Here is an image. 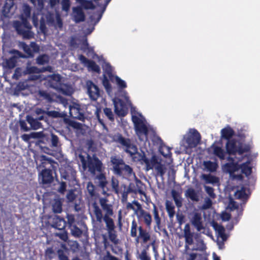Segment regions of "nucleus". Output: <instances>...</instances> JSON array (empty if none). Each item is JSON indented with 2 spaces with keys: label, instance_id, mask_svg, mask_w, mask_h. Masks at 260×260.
I'll use <instances>...</instances> for the list:
<instances>
[{
  "label": "nucleus",
  "instance_id": "680f3d73",
  "mask_svg": "<svg viewBox=\"0 0 260 260\" xmlns=\"http://www.w3.org/2000/svg\"><path fill=\"white\" fill-rule=\"evenodd\" d=\"M116 81L118 87L121 89H123L126 87L127 85L125 82L120 79L119 77H115Z\"/></svg>",
  "mask_w": 260,
  "mask_h": 260
},
{
  "label": "nucleus",
  "instance_id": "7c9ffc66",
  "mask_svg": "<svg viewBox=\"0 0 260 260\" xmlns=\"http://www.w3.org/2000/svg\"><path fill=\"white\" fill-rule=\"evenodd\" d=\"M166 211L168 213L169 217L173 218L175 214V206L173 203L170 201L167 200L165 203Z\"/></svg>",
  "mask_w": 260,
  "mask_h": 260
},
{
  "label": "nucleus",
  "instance_id": "c9c22d12",
  "mask_svg": "<svg viewBox=\"0 0 260 260\" xmlns=\"http://www.w3.org/2000/svg\"><path fill=\"white\" fill-rule=\"evenodd\" d=\"M79 3L81 6L85 10H93L95 8V5L91 1L79 0Z\"/></svg>",
  "mask_w": 260,
  "mask_h": 260
},
{
  "label": "nucleus",
  "instance_id": "72a5a7b5",
  "mask_svg": "<svg viewBox=\"0 0 260 260\" xmlns=\"http://www.w3.org/2000/svg\"><path fill=\"white\" fill-rule=\"evenodd\" d=\"M49 56L46 54L39 55L36 58V63L39 65H44L49 63Z\"/></svg>",
  "mask_w": 260,
  "mask_h": 260
},
{
  "label": "nucleus",
  "instance_id": "9d476101",
  "mask_svg": "<svg viewBox=\"0 0 260 260\" xmlns=\"http://www.w3.org/2000/svg\"><path fill=\"white\" fill-rule=\"evenodd\" d=\"M201 136L196 129H190L185 139V142L189 148L196 147L200 143Z\"/></svg>",
  "mask_w": 260,
  "mask_h": 260
},
{
  "label": "nucleus",
  "instance_id": "1a4fd4ad",
  "mask_svg": "<svg viewBox=\"0 0 260 260\" xmlns=\"http://www.w3.org/2000/svg\"><path fill=\"white\" fill-rule=\"evenodd\" d=\"M133 204L137 207V210H139V212L137 213V215L138 218L139 219H142L146 228L150 229L152 221V216L150 213L144 210L141 205L137 201L134 200Z\"/></svg>",
  "mask_w": 260,
  "mask_h": 260
},
{
  "label": "nucleus",
  "instance_id": "39448f33",
  "mask_svg": "<svg viewBox=\"0 0 260 260\" xmlns=\"http://www.w3.org/2000/svg\"><path fill=\"white\" fill-rule=\"evenodd\" d=\"M225 149L226 153L230 155H235L236 154L242 155L245 152H248L250 150L249 145L244 144L235 139H232L226 142Z\"/></svg>",
  "mask_w": 260,
  "mask_h": 260
},
{
  "label": "nucleus",
  "instance_id": "bb28decb",
  "mask_svg": "<svg viewBox=\"0 0 260 260\" xmlns=\"http://www.w3.org/2000/svg\"><path fill=\"white\" fill-rule=\"evenodd\" d=\"M171 195L175 202L176 206L178 208H180L182 206V198L181 194L175 189L171 191Z\"/></svg>",
  "mask_w": 260,
  "mask_h": 260
},
{
  "label": "nucleus",
  "instance_id": "8fccbe9b",
  "mask_svg": "<svg viewBox=\"0 0 260 260\" xmlns=\"http://www.w3.org/2000/svg\"><path fill=\"white\" fill-rule=\"evenodd\" d=\"M77 195L75 194V189H71L69 190L66 195V198L69 202H73L76 198Z\"/></svg>",
  "mask_w": 260,
  "mask_h": 260
},
{
  "label": "nucleus",
  "instance_id": "6ab92c4d",
  "mask_svg": "<svg viewBox=\"0 0 260 260\" xmlns=\"http://www.w3.org/2000/svg\"><path fill=\"white\" fill-rule=\"evenodd\" d=\"M234 131L229 125H228L221 130V137L222 139H225L227 141L233 139L232 137L234 136Z\"/></svg>",
  "mask_w": 260,
  "mask_h": 260
},
{
  "label": "nucleus",
  "instance_id": "e2e57ef3",
  "mask_svg": "<svg viewBox=\"0 0 260 260\" xmlns=\"http://www.w3.org/2000/svg\"><path fill=\"white\" fill-rule=\"evenodd\" d=\"M61 6L62 10L68 12L71 6L70 0H62Z\"/></svg>",
  "mask_w": 260,
  "mask_h": 260
},
{
  "label": "nucleus",
  "instance_id": "49530a36",
  "mask_svg": "<svg viewBox=\"0 0 260 260\" xmlns=\"http://www.w3.org/2000/svg\"><path fill=\"white\" fill-rule=\"evenodd\" d=\"M142 154L138 152V150L135 153H134L132 155H129L131 157H132L133 159L135 161H141V163L144 162V158H143V156H146L145 153L142 152Z\"/></svg>",
  "mask_w": 260,
  "mask_h": 260
},
{
  "label": "nucleus",
  "instance_id": "58836bf2",
  "mask_svg": "<svg viewBox=\"0 0 260 260\" xmlns=\"http://www.w3.org/2000/svg\"><path fill=\"white\" fill-rule=\"evenodd\" d=\"M71 233L73 236L75 238H80L83 234V231L79 228L76 225L71 226L70 228Z\"/></svg>",
  "mask_w": 260,
  "mask_h": 260
},
{
  "label": "nucleus",
  "instance_id": "0e129e2a",
  "mask_svg": "<svg viewBox=\"0 0 260 260\" xmlns=\"http://www.w3.org/2000/svg\"><path fill=\"white\" fill-rule=\"evenodd\" d=\"M205 191L212 198L214 199L216 197V194L214 192V189L213 187L205 186Z\"/></svg>",
  "mask_w": 260,
  "mask_h": 260
},
{
  "label": "nucleus",
  "instance_id": "338daca9",
  "mask_svg": "<svg viewBox=\"0 0 260 260\" xmlns=\"http://www.w3.org/2000/svg\"><path fill=\"white\" fill-rule=\"evenodd\" d=\"M139 258L141 260H151L150 257L147 255V252L146 249H143L141 251Z\"/></svg>",
  "mask_w": 260,
  "mask_h": 260
},
{
  "label": "nucleus",
  "instance_id": "864d4df0",
  "mask_svg": "<svg viewBox=\"0 0 260 260\" xmlns=\"http://www.w3.org/2000/svg\"><path fill=\"white\" fill-rule=\"evenodd\" d=\"M71 250L76 252L79 249V244L76 241H70L68 243Z\"/></svg>",
  "mask_w": 260,
  "mask_h": 260
},
{
  "label": "nucleus",
  "instance_id": "5fc2aeb1",
  "mask_svg": "<svg viewBox=\"0 0 260 260\" xmlns=\"http://www.w3.org/2000/svg\"><path fill=\"white\" fill-rule=\"evenodd\" d=\"M102 83L107 90H110L111 89V85L110 83L109 80L105 74L103 75Z\"/></svg>",
  "mask_w": 260,
  "mask_h": 260
},
{
  "label": "nucleus",
  "instance_id": "473e14b6",
  "mask_svg": "<svg viewBox=\"0 0 260 260\" xmlns=\"http://www.w3.org/2000/svg\"><path fill=\"white\" fill-rule=\"evenodd\" d=\"M14 5V0H6L3 8V13L6 16L10 13L11 9Z\"/></svg>",
  "mask_w": 260,
  "mask_h": 260
},
{
  "label": "nucleus",
  "instance_id": "e433bc0d",
  "mask_svg": "<svg viewBox=\"0 0 260 260\" xmlns=\"http://www.w3.org/2000/svg\"><path fill=\"white\" fill-rule=\"evenodd\" d=\"M202 178L207 183H216L219 181L217 177L211 175V174H203Z\"/></svg>",
  "mask_w": 260,
  "mask_h": 260
},
{
  "label": "nucleus",
  "instance_id": "dca6fc26",
  "mask_svg": "<svg viewBox=\"0 0 260 260\" xmlns=\"http://www.w3.org/2000/svg\"><path fill=\"white\" fill-rule=\"evenodd\" d=\"M191 224L196 228L198 231L200 232L204 229L201 214L195 213L191 219Z\"/></svg>",
  "mask_w": 260,
  "mask_h": 260
},
{
  "label": "nucleus",
  "instance_id": "5701e85b",
  "mask_svg": "<svg viewBox=\"0 0 260 260\" xmlns=\"http://www.w3.org/2000/svg\"><path fill=\"white\" fill-rule=\"evenodd\" d=\"M26 121L30 125V129H38L41 127L42 124L38 121L37 118H34L30 115H27L26 116Z\"/></svg>",
  "mask_w": 260,
  "mask_h": 260
},
{
  "label": "nucleus",
  "instance_id": "a18cd8bd",
  "mask_svg": "<svg viewBox=\"0 0 260 260\" xmlns=\"http://www.w3.org/2000/svg\"><path fill=\"white\" fill-rule=\"evenodd\" d=\"M38 94L42 100H45L49 102H51L53 101L51 95L47 91L39 90Z\"/></svg>",
  "mask_w": 260,
  "mask_h": 260
},
{
  "label": "nucleus",
  "instance_id": "9b49d317",
  "mask_svg": "<svg viewBox=\"0 0 260 260\" xmlns=\"http://www.w3.org/2000/svg\"><path fill=\"white\" fill-rule=\"evenodd\" d=\"M76 173V170L73 168L68 167L60 171V177L61 179L68 181L70 185L71 184L75 185L77 182Z\"/></svg>",
  "mask_w": 260,
  "mask_h": 260
},
{
  "label": "nucleus",
  "instance_id": "412c9836",
  "mask_svg": "<svg viewBox=\"0 0 260 260\" xmlns=\"http://www.w3.org/2000/svg\"><path fill=\"white\" fill-rule=\"evenodd\" d=\"M135 128L137 134L139 136H140L141 135H144L146 138H147L148 135V129L147 126L143 121L136 125L135 126Z\"/></svg>",
  "mask_w": 260,
  "mask_h": 260
},
{
  "label": "nucleus",
  "instance_id": "7ed1b4c3",
  "mask_svg": "<svg viewBox=\"0 0 260 260\" xmlns=\"http://www.w3.org/2000/svg\"><path fill=\"white\" fill-rule=\"evenodd\" d=\"M110 164L112 166L113 173L119 176L131 177L135 175L132 167L125 164L124 160L118 155H113L110 157Z\"/></svg>",
  "mask_w": 260,
  "mask_h": 260
},
{
  "label": "nucleus",
  "instance_id": "69168bd1",
  "mask_svg": "<svg viewBox=\"0 0 260 260\" xmlns=\"http://www.w3.org/2000/svg\"><path fill=\"white\" fill-rule=\"evenodd\" d=\"M57 254L59 260H69L63 250L61 249H58L57 250Z\"/></svg>",
  "mask_w": 260,
  "mask_h": 260
},
{
  "label": "nucleus",
  "instance_id": "f8f14e48",
  "mask_svg": "<svg viewBox=\"0 0 260 260\" xmlns=\"http://www.w3.org/2000/svg\"><path fill=\"white\" fill-rule=\"evenodd\" d=\"M108 237L110 241L114 245H117L119 240L117 238V232L115 230L116 226L114 221L105 223Z\"/></svg>",
  "mask_w": 260,
  "mask_h": 260
},
{
  "label": "nucleus",
  "instance_id": "cd10ccee",
  "mask_svg": "<svg viewBox=\"0 0 260 260\" xmlns=\"http://www.w3.org/2000/svg\"><path fill=\"white\" fill-rule=\"evenodd\" d=\"M185 196L192 201L198 202L199 201L198 193L192 188H189L185 191Z\"/></svg>",
  "mask_w": 260,
  "mask_h": 260
},
{
  "label": "nucleus",
  "instance_id": "20e7f679",
  "mask_svg": "<svg viewBox=\"0 0 260 260\" xmlns=\"http://www.w3.org/2000/svg\"><path fill=\"white\" fill-rule=\"evenodd\" d=\"M130 235L133 238H136V241L137 243L141 241L142 243L145 244L151 239L150 233L142 226H138L135 219H133L132 222Z\"/></svg>",
  "mask_w": 260,
  "mask_h": 260
},
{
  "label": "nucleus",
  "instance_id": "c756f323",
  "mask_svg": "<svg viewBox=\"0 0 260 260\" xmlns=\"http://www.w3.org/2000/svg\"><path fill=\"white\" fill-rule=\"evenodd\" d=\"M212 147L213 150V154L215 156L221 160L225 159V154L226 152L221 147L214 145L212 146Z\"/></svg>",
  "mask_w": 260,
  "mask_h": 260
},
{
  "label": "nucleus",
  "instance_id": "13d9d810",
  "mask_svg": "<svg viewBox=\"0 0 260 260\" xmlns=\"http://www.w3.org/2000/svg\"><path fill=\"white\" fill-rule=\"evenodd\" d=\"M46 115H47V117H50L52 118H58L62 117L61 114L56 111H47Z\"/></svg>",
  "mask_w": 260,
  "mask_h": 260
},
{
  "label": "nucleus",
  "instance_id": "6e6d98bb",
  "mask_svg": "<svg viewBox=\"0 0 260 260\" xmlns=\"http://www.w3.org/2000/svg\"><path fill=\"white\" fill-rule=\"evenodd\" d=\"M56 236L59 238L63 241H67L68 239V235L67 232L64 230L60 231L59 233L56 234Z\"/></svg>",
  "mask_w": 260,
  "mask_h": 260
},
{
  "label": "nucleus",
  "instance_id": "f3484780",
  "mask_svg": "<svg viewBox=\"0 0 260 260\" xmlns=\"http://www.w3.org/2000/svg\"><path fill=\"white\" fill-rule=\"evenodd\" d=\"M144 158V163L145 164L146 170L149 171L150 170L155 168V166L159 163L157 157L156 155H153L149 159L146 157V156H143Z\"/></svg>",
  "mask_w": 260,
  "mask_h": 260
},
{
  "label": "nucleus",
  "instance_id": "79ce46f5",
  "mask_svg": "<svg viewBox=\"0 0 260 260\" xmlns=\"http://www.w3.org/2000/svg\"><path fill=\"white\" fill-rule=\"evenodd\" d=\"M204 165L205 167L210 172L216 171L217 168V164L211 161H205Z\"/></svg>",
  "mask_w": 260,
  "mask_h": 260
},
{
  "label": "nucleus",
  "instance_id": "2eb2a0df",
  "mask_svg": "<svg viewBox=\"0 0 260 260\" xmlns=\"http://www.w3.org/2000/svg\"><path fill=\"white\" fill-rule=\"evenodd\" d=\"M152 214L153 216L154 221L155 224L154 226V229L156 232V229L161 230V219L159 216L158 209L155 204H153Z\"/></svg>",
  "mask_w": 260,
  "mask_h": 260
},
{
  "label": "nucleus",
  "instance_id": "f704fd0d",
  "mask_svg": "<svg viewBox=\"0 0 260 260\" xmlns=\"http://www.w3.org/2000/svg\"><path fill=\"white\" fill-rule=\"evenodd\" d=\"M86 188L88 193L91 197H96L98 195L96 188L91 182H88Z\"/></svg>",
  "mask_w": 260,
  "mask_h": 260
},
{
  "label": "nucleus",
  "instance_id": "774afa93",
  "mask_svg": "<svg viewBox=\"0 0 260 260\" xmlns=\"http://www.w3.org/2000/svg\"><path fill=\"white\" fill-rule=\"evenodd\" d=\"M103 260H119L118 258L112 255L110 251H107L106 254L103 257Z\"/></svg>",
  "mask_w": 260,
  "mask_h": 260
},
{
  "label": "nucleus",
  "instance_id": "a19ab883",
  "mask_svg": "<svg viewBox=\"0 0 260 260\" xmlns=\"http://www.w3.org/2000/svg\"><path fill=\"white\" fill-rule=\"evenodd\" d=\"M86 66L89 70L94 72L98 74H100L101 73L100 67L93 60H90Z\"/></svg>",
  "mask_w": 260,
  "mask_h": 260
},
{
  "label": "nucleus",
  "instance_id": "bf43d9fd",
  "mask_svg": "<svg viewBox=\"0 0 260 260\" xmlns=\"http://www.w3.org/2000/svg\"><path fill=\"white\" fill-rule=\"evenodd\" d=\"M56 22L54 23L53 25L56 28H58L59 29H61L63 26V22L62 19L59 14H57L56 15Z\"/></svg>",
  "mask_w": 260,
  "mask_h": 260
},
{
  "label": "nucleus",
  "instance_id": "4be33fe9",
  "mask_svg": "<svg viewBox=\"0 0 260 260\" xmlns=\"http://www.w3.org/2000/svg\"><path fill=\"white\" fill-rule=\"evenodd\" d=\"M184 237L186 244H188V245L193 244V233L191 232L189 225L188 224H186L184 228Z\"/></svg>",
  "mask_w": 260,
  "mask_h": 260
},
{
  "label": "nucleus",
  "instance_id": "4c0bfd02",
  "mask_svg": "<svg viewBox=\"0 0 260 260\" xmlns=\"http://www.w3.org/2000/svg\"><path fill=\"white\" fill-rule=\"evenodd\" d=\"M40 133L32 132L30 134H24L21 136L22 139L26 142H28L31 138H39L40 137Z\"/></svg>",
  "mask_w": 260,
  "mask_h": 260
},
{
  "label": "nucleus",
  "instance_id": "f257e3e1",
  "mask_svg": "<svg viewBox=\"0 0 260 260\" xmlns=\"http://www.w3.org/2000/svg\"><path fill=\"white\" fill-rule=\"evenodd\" d=\"M31 8L27 4L23 6L22 13L20 15L21 21L16 20L13 22V26L17 34L22 36L23 39L29 40L34 38V33L31 30L32 26L28 19L30 18Z\"/></svg>",
  "mask_w": 260,
  "mask_h": 260
},
{
  "label": "nucleus",
  "instance_id": "052dcab7",
  "mask_svg": "<svg viewBox=\"0 0 260 260\" xmlns=\"http://www.w3.org/2000/svg\"><path fill=\"white\" fill-rule=\"evenodd\" d=\"M67 190V184L66 182L61 181L59 183V186L57 189V191L61 194H64Z\"/></svg>",
  "mask_w": 260,
  "mask_h": 260
},
{
  "label": "nucleus",
  "instance_id": "09e8293b",
  "mask_svg": "<svg viewBox=\"0 0 260 260\" xmlns=\"http://www.w3.org/2000/svg\"><path fill=\"white\" fill-rule=\"evenodd\" d=\"M82 50L84 52H86L87 54H91L94 52L93 48L89 46V44H88L87 40H85L84 42H83L82 46Z\"/></svg>",
  "mask_w": 260,
  "mask_h": 260
},
{
  "label": "nucleus",
  "instance_id": "37998d69",
  "mask_svg": "<svg viewBox=\"0 0 260 260\" xmlns=\"http://www.w3.org/2000/svg\"><path fill=\"white\" fill-rule=\"evenodd\" d=\"M155 170L156 171L157 175H159L163 177L166 173V168L165 166L162 164L160 161L155 167Z\"/></svg>",
  "mask_w": 260,
  "mask_h": 260
},
{
  "label": "nucleus",
  "instance_id": "393cba45",
  "mask_svg": "<svg viewBox=\"0 0 260 260\" xmlns=\"http://www.w3.org/2000/svg\"><path fill=\"white\" fill-rule=\"evenodd\" d=\"M239 169H241V172L246 176H250L252 173V167L250 166V161L247 160L246 162L239 165Z\"/></svg>",
  "mask_w": 260,
  "mask_h": 260
},
{
  "label": "nucleus",
  "instance_id": "ddd939ff",
  "mask_svg": "<svg viewBox=\"0 0 260 260\" xmlns=\"http://www.w3.org/2000/svg\"><path fill=\"white\" fill-rule=\"evenodd\" d=\"M87 92L90 99L93 101H96L101 96L99 88L91 81L87 82Z\"/></svg>",
  "mask_w": 260,
  "mask_h": 260
},
{
  "label": "nucleus",
  "instance_id": "b1692460",
  "mask_svg": "<svg viewBox=\"0 0 260 260\" xmlns=\"http://www.w3.org/2000/svg\"><path fill=\"white\" fill-rule=\"evenodd\" d=\"M103 210L106 212L104 216L103 220L105 223L108 222L114 221L113 219L110 217L113 214V211L112 206L111 204L108 205L106 207H104Z\"/></svg>",
  "mask_w": 260,
  "mask_h": 260
},
{
  "label": "nucleus",
  "instance_id": "de8ad7c7",
  "mask_svg": "<svg viewBox=\"0 0 260 260\" xmlns=\"http://www.w3.org/2000/svg\"><path fill=\"white\" fill-rule=\"evenodd\" d=\"M21 46L24 52L27 54V57H32L34 56V53L30 47L25 43H22Z\"/></svg>",
  "mask_w": 260,
  "mask_h": 260
},
{
  "label": "nucleus",
  "instance_id": "4468645a",
  "mask_svg": "<svg viewBox=\"0 0 260 260\" xmlns=\"http://www.w3.org/2000/svg\"><path fill=\"white\" fill-rule=\"evenodd\" d=\"M94 180L96 185L102 189L103 193L104 194H106V191L108 189L106 190V189H107V185L108 184V182L105 174L100 172L99 174L95 176Z\"/></svg>",
  "mask_w": 260,
  "mask_h": 260
},
{
  "label": "nucleus",
  "instance_id": "aec40b11",
  "mask_svg": "<svg viewBox=\"0 0 260 260\" xmlns=\"http://www.w3.org/2000/svg\"><path fill=\"white\" fill-rule=\"evenodd\" d=\"M67 222L63 218L57 216L53 219L52 227L58 229L59 231L65 229Z\"/></svg>",
  "mask_w": 260,
  "mask_h": 260
},
{
  "label": "nucleus",
  "instance_id": "c03bdc74",
  "mask_svg": "<svg viewBox=\"0 0 260 260\" xmlns=\"http://www.w3.org/2000/svg\"><path fill=\"white\" fill-rule=\"evenodd\" d=\"M17 63V58L12 56L6 60L5 67L9 69H12L15 67Z\"/></svg>",
  "mask_w": 260,
  "mask_h": 260
},
{
  "label": "nucleus",
  "instance_id": "603ef678",
  "mask_svg": "<svg viewBox=\"0 0 260 260\" xmlns=\"http://www.w3.org/2000/svg\"><path fill=\"white\" fill-rule=\"evenodd\" d=\"M111 186L113 190L116 193L119 192V181L114 177H112L111 179Z\"/></svg>",
  "mask_w": 260,
  "mask_h": 260
},
{
  "label": "nucleus",
  "instance_id": "a878e982",
  "mask_svg": "<svg viewBox=\"0 0 260 260\" xmlns=\"http://www.w3.org/2000/svg\"><path fill=\"white\" fill-rule=\"evenodd\" d=\"M52 210L54 213H60L62 211V201L61 199H55L52 203Z\"/></svg>",
  "mask_w": 260,
  "mask_h": 260
},
{
  "label": "nucleus",
  "instance_id": "c85d7f7f",
  "mask_svg": "<svg viewBox=\"0 0 260 260\" xmlns=\"http://www.w3.org/2000/svg\"><path fill=\"white\" fill-rule=\"evenodd\" d=\"M92 207L93 208V212L95 216L96 221L101 223L104 218L102 210L95 202H94L92 204Z\"/></svg>",
  "mask_w": 260,
  "mask_h": 260
},
{
  "label": "nucleus",
  "instance_id": "6e6552de",
  "mask_svg": "<svg viewBox=\"0 0 260 260\" xmlns=\"http://www.w3.org/2000/svg\"><path fill=\"white\" fill-rule=\"evenodd\" d=\"M114 140L117 143L125 147V152L129 155L135 153L137 150V147L132 144L131 141L129 138H125L122 136L121 134H117L114 136Z\"/></svg>",
  "mask_w": 260,
  "mask_h": 260
},
{
  "label": "nucleus",
  "instance_id": "2f4dec72",
  "mask_svg": "<svg viewBox=\"0 0 260 260\" xmlns=\"http://www.w3.org/2000/svg\"><path fill=\"white\" fill-rule=\"evenodd\" d=\"M225 168L228 172L232 174L239 170V165L237 162H228L225 164Z\"/></svg>",
  "mask_w": 260,
  "mask_h": 260
},
{
  "label": "nucleus",
  "instance_id": "a211bd4d",
  "mask_svg": "<svg viewBox=\"0 0 260 260\" xmlns=\"http://www.w3.org/2000/svg\"><path fill=\"white\" fill-rule=\"evenodd\" d=\"M73 11L74 14V20L76 23L83 22L85 20V16L81 7H74Z\"/></svg>",
  "mask_w": 260,
  "mask_h": 260
},
{
  "label": "nucleus",
  "instance_id": "3c124183",
  "mask_svg": "<svg viewBox=\"0 0 260 260\" xmlns=\"http://www.w3.org/2000/svg\"><path fill=\"white\" fill-rule=\"evenodd\" d=\"M51 145L50 146L52 148L57 147L59 143V138L57 136L54 134L51 135Z\"/></svg>",
  "mask_w": 260,
  "mask_h": 260
},
{
  "label": "nucleus",
  "instance_id": "423d86ee",
  "mask_svg": "<svg viewBox=\"0 0 260 260\" xmlns=\"http://www.w3.org/2000/svg\"><path fill=\"white\" fill-rule=\"evenodd\" d=\"M79 157L83 168L84 169L88 168V171L90 172L91 174L94 175L96 171L99 172H102L103 163L98 157H94L92 158L90 155H88L87 160H86L84 156L82 155H80Z\"/></svg>",
  "mask_w": 260,
  "mask_h": 260
},
{
  "label": "nucleus",
  "instance_id": "4d7b16f0",
  "mask_svg": "<svg viewBox=\"0 0 260 260\" xmlns=\"http://www.w3.org/2000/svg\"><path fill=\"white\" fill-rule=\"evenodd\" d=\"M104 112L105 115L111 121H113L114 120V116L110 108H105L104 109Z\"/></svg>",
  "mask_w": 260,
  "mask_h": 260
},
{
  "label": "nucleus",
  "instance_id": "ea45409f",
  "mask_svg": "<svg viewBox=\"0 0 260 260\" xmlns=\"http://www.w3.org/2000/svg\"><path fill=\"white\" fill-rule=\"evenodd\" d=\"M212 226L214 230L218 232L219 235L223 239L224 237H225V229L224 227L221 225L218 224L216 222H213Z\"/></svg>",
  "mask_w": 260,
  "mask_h": 260
},
{
  "label": "nucleus",
  "instance_id": "0eeeda50",
  "mask_svg": "<svg viewBox=\"0 0 260 260\" xmlns=\"http://www.w3.org/2000/svg\"><path fill=\"white\" fill-rule=\"evenodd\" d=\"M114 140L117 143L125 147V152L129 155L135 153L137 150V147L132 144L131 141L129 138H125L122 136L121 134H117L114 136Z\"/></svg>",
  "mask_w": 260,
  "mask_h": 260
},
{
  "label": "nucleus",
  "instance_id": "f03ea898",
  "mask_svg": "<svg viewBox=\"0 0 260 260\" xmlns=\"http://www.w3.org/2000/svg\"><path fill=\"white\" fill-rule=\"evenodd\" d=\"M40 160V167L43 169L40 174L39 178L43 184H51L54 180L52 172L55 171L58 164L53 158L44 155L41 156Z\"/></svg>",
  "mask_w": 260,
  "mask_h": 260
}]
</instances>
